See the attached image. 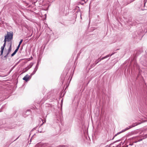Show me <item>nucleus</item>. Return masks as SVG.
I'll return each mask as SVG.
<instances>
[{
	"label": "nucleus",
	"instance_id": "nucleus-1",
	"mask_svg": "<svg viewBox=\"0 0 147 147\" xmlns=\"http://www.w3.org/2000/svg\"><path fill=\"white\" fill-rule=\"evenodd\" d=\"M147 137V134H145L144 136H143V138H141L138 140V138H140V136H136L135 137H133L132 138H130L129 139L130 140H131L133 143H136L138 142H140L143 139H145Z\"/></svg>",
	"mask_w": 147,
	"mask_h": 147
},
{
	"label": "nucleus",
	"instance_id": "nucleus-30",
	"mask_svg": "<svg viewBox=\"0 0 147 147\" xmlns=\"http://www.w3.org/2000/svg\"><path fill=\"white\" fill-rule=\"evenodd\" d=\"M41 120L42 121V122H42V124H41L40 125V126H41V125H42L43 124V123H44V122H43V120H42V119H41Z\"/></svg>",
	"mask_w": 147,
	"mask_h": 147
},
{
	"label": "nucleus",
	"instance_id": "nucleus-25",
	"mask_svg": "<svg viewBox=\"0 0 147 147\" xmlns=\"http://www.w3.org/2000/svg\"><path fill=\"white\" fill-rule=\"evenodd\" d=\"M20 45L19 44L18 45V47H17L16 49H19L20 47Z\"/></svg>",
	"mask_w": 147,
	"mask_h": 147
},
{
	"label": "nucleus",
	"instance_id": "nucleus-40",
	"mask_svg": "<svg viewBox=\"0 0 147 147\" xmlns=\"http://www.w3.org/2000/svg\"><path fill=\"white\" fill-rule=\"evenodd\" d=\"M128 23H129V24H131V23H130V22H128Z\"/></svg>",
	"mask_w": 147,
	"mask_h": 147
},
{
	"label": "nucleus",
	"instance_id": "nucleus-27",
	"mask_svg": "<svg viewBox=\"0 0 147 147\" xmlns=\"http://www.w3.org/2000/svg\"><path fill=\"white\" fill-rule=\"evenodd\" d=\"M38 132H39V133H42V132H43L44 131H40L39 130V129L38 130Z\"/></svg>",
	"mask_w": 147,
	"mask_h": 147
},
{
	"label": "nucleus",
	"instance_id": "nucleus-28",
	"mask_svg": "<svg viewBox=\"0 0 147 147\" xmlns=\"http://www.w3.org/2000/svg\"><path fill=\"white\" fill-rule=\"evenodd\" d=\"M10 53V52H9L8 51L7 52V53L6 54L7 55H8Z\"/></svg>",
	"mask_w": 147,
	"mask_h": 147
},
{
	"label": "nucleus",
	"instance_id": "nucleus-4",
	"mask_svg": "<svg viewBox=\"0 0 147 147\" xmlns=\"http://www.w3.org/2000/svg\"><path fill=\"white\" fill-rule=\"evenodd\" d=\"M114 53H113L111 54H109L108 55H107L106 56H105L101 58L100 59H98L95 61V63L96 64L98 63L99 62H100L101 61L111 56L112 55L114 54Z\"/></svg>",
	"mask_w": 147,
	"mask_h": 147
},
{
	"label": "nucleus",
	"instance_id": "nucleus-42",
	"mask_svg": "<svg viewBox=\"0 0 147 147\" xmlns=\"http://www.w3.org/2000/svg\"><path fill=\"white\" fill-rule=\"evenodd\" d=\"M107 146H108V147H110V146H108V145H107Z\"/></svg>",
	"mask_w": 147,
	"mask_h": 147
},
{
	"label": "nucleus",
	"instance_id": "nucleus-34",
	"mask_svg": "<svg viewBox=\"0 0 147 147\" xmlns=\"http://www.w3.org/2000/svg\"><path fill=\"white\" fill-rule=\"evenodd\" d=\"M40 61L38 60V61H37V63L38 62V64H39V62H40Z\"/></svg>",
	"mask_w": 147,
	"mask_h": 147
},
{
	"label": "nucleus",
	"instance_id": "nucleus-12",
	"mask_svg": "<svg viewBox=\"0 0 147 147\" xmlns=\"http://www.w3.org/2000/svg\"><path fill=\"white\" fill-rule=\"evenodd\" d=\"M42 143H38L35 146V147H42Z\"/></svg>",
	"mask_w": 147,
	"mask_h": 147
},
{
	"label": "nucleus",
	"instance_id": "nucleus-26",
	"mask_svg": "<svg viewBox=\"0 0 147 147\" xmlns=\"http://www.w3.org/2000/svg\"><path fill=\"white\" fill-rule=\"evenodd\" d=\"M147 0H144V5H145V3H146Z\"/></svg>",
	"mask_w": 147,
	"mask_h": 147
},
{
	"label": "nucleus",
	"instance_id": "nucleus-14",
	"mask_svg": "<svg viewBox=\"0 0 147 147\" xmlns=\"http://www.w3.org/2000/svg\"><path fill=\"white\" fill-rule=\"evenodd\" d=\"M4 49L2 48H1V50L0 51V52H1L0 56H2H2H3V54Z\"/></svg>",
	"mask_w": 147,
	"mask_h": 147
},
{
	"label": "nucleus",
	"instance_id": "nucleus-18",
	"mask_svg": "<svg viewBox=\"0 0 147 147\" xmlns=\"http://www.w3.org/2000/svg\"><path fill=\"white\" fill-rule=\"evenodd\" d=\"M6 43H4L3 44V46L1 47V48L4 49L5 47V46Z\"/></svg>",
	"mask_w": 147,
	"mask_h": 147
},
{
	"label": "nucleus",
	"instance_id": "nucleus-33",
	"mask_svg": "<svg viewBox=\"0 0 147 147\" xmlns=\"http://www.w3.org/2000/svg\"><path fill=\"white\" fill-rule=\"evenodd\" d=\"M133 144V143H132V144L130 143V144H129V145H130V146H132Z\"/></svg>",
	"mask_w": 147,
	"mask_h": 147
},
{
	"label": "nucleus",
	"instance_id": "nucleus-31",
	"mask_svg": "<svg viewBox=\"0 0 147 147\" xmlns=\"http://www.w3.org/2000/svg\"><path fill=\"white\" fill-rule=\"evenodd\" d=\"M36 71L34 70L32 72H33L35 74L36 73Z\"/></svg>",
	"mask_w": 147,
	"mask_h": 147
},
{
	"label": "nucleus",
	"instance_id": "nucleus-23",
	"mask_svg": "<svg viewBox=\"0 0 147 147\" xmlns=\"http://www.w3.org/2000/svg\"><path fill=\"white\" fill-rule=\"evenodd\" d=\"M16 53L14 52L11 54V57H12Z\"/></svg>",
	"mask_w": 147,
	"mask_h": 147
},
{
	"label": "nucleus",
	"instance_id": "nucleus-16",
	"mask_svg": "<svg viewBox=\"0 0 147 147\" xmlns=\"http://www.w3.org/2000/svg\"><path fill=\"white\" fill-rule=\"evenodd\" d=\"M96 64L95 63H92V64H91L90 65V67H91V68H92V67H94L96 65Z\"/></svg>",
	"mask_w": 147,
	"mask_h": 147
},
{
	"label": "nucleus",
	"instance_id": "nucleus-10",
	"mask_svg": "<svg viewBox=\"0 0 147 147\" xmlns=\"http://www.w3.org/2000/svg\"><path fill=\"white\" fill-rule=\"evenodd\" d=\"M65 10V9L64 7H62L61 8H60L59 9V13L63 15L64 13Z\"/></svg>",
	"mask_w": 147,
	"mask_h": 147
},
{
	"label": "nucleus",
	"instance_id": "nucleus-17",
	"mask_svg": "<svg viewBox=\"0 0 147 147\" xmlns=\"http://www.w3.org/2000/svg\"><path fill=\"white\" fill-rule=\"evenodd\" d=\"M122 144L123 145V143H122V142H121V143H120L117 146V147H119L120 146H121V144Z\"/></svg>",
	"mask_w": 147,
	"mask_h": 147
},
{
	"label": "nucleus",
	"instance_id": "nucleus-8",
	"mask_svg": "<svg viewBox=\"0 0 147 147\" xmlns=\"http://www.w3.org/2000/svg\"><path fill=\"white\" fill-rule=\"evenodd\" d=\"M48 37H49L50 39H54L55 38V36L54 34L52 32L50 34L48 35Z\"/></svg>",
	"mask_w": 147,
	"mask_h": 147
},
{
	"label": "nucleus",
	"instance_id": "nucleus-37",
	"mask_svg": "<svg viewBox=\"0 0 147 147\" xmlns=\"http://www.w3.org/2000/svg\"><path fill=\"white\" fill-rule=\"evenodd\" d=\"M32 137L30 139V142H31V140H32Z\"/></svg>",
	"mask_w": 147,
	"mask_h": 147
},
{
	"label": "nucleus",
	"instance_id": "nucleus-43",
	"mask_svg": "<svg viewBox=\"0 0 147 147\" xmlns=\"http://www.w3.org/2000/svg\"><path fill=\"white\" fill-rule=\"evenodd\" d=\"M2 111L1 110H0V112H1Z\"/></svg>",
	"mask_w": 147,
	"mask_h": 147
},
{
	"label": "nucleus",
	"instance_id": "nucleus-9",
	"mask_svg": "<svg viewBox=\"0 0 147 147\" xmlns=\"http://www.w3.org/2000/svg\"><path fill=\"white\" fill-rule=\"evenodd\" d=\"M30 76L28 74H27L23 78V80L27 82L28 81V79L30 78Z\"/></svg>",
	"mask_w": 147,
	"mask_h": 147
},
{
	"label": "nucleus",
	"instance_id": "nucleus-15",
	"mask_svg": "<svg viewBox=\"0 0 147 147\" xmlns=\"http://www.w3.org/2000/svg\"><path fill=\"white\" fill-rule=\"evenodd\" d=\"M8 51L10 52L11 51V44H10L9 48L8 49Z\"/></svg>",
	"mask_w": 147,
	"mask_h": 147
},
{
	"label": "nucleus",
	"instance_id": "nucleus-3",
	"mask_svg": "<svg viewBox=\"0 0 147 147\" xmlns=\"http://www.w3.org/2000/svg\"><path fill=\"white\" fill-rule=\"evenodd\" d=\"M13 33L12 32H7V34L5 37L7 38V41H9L13 38Z\"/></svg>",
	"mask_w": 147,
	"mask_h": 147
},
{
	"label": "nucleus",
	"instance_id": "nucleus-6",
	"mask_svg": "<svg viewBox=\"0 0 147 147\" xmlns=\"http://www.w3.org/2000/svg\"><path fill=\"white\" fill-rule=\"evenodd\" d=\"M67 73L66 72L65 73V74L63 75L62 74L61 76V81L62 84H63L65 81V76L67 75Z\"/></svg>",
	"mask_w": 147,
	"mask_h": 147
},
{
	"label": "nucleus",
	"instance_id": "nucleus-41",
	"mask_svg": "<svg viewBox=\"0 0 147 147\" xmlns=\"http://www.w3.org/2000/svg\"><path fill=\"white\" fill-rule=\"evenodd\" d=\"M133 134H134V133H132Z\"/></svg>",
	"mask_w": 147,
	"mask_h": 147
},
{
	"label": "nucleus",
	"instance_id": "nucleus-11",
	"mask_svg": "<svg viewBox=\"0 0 147 147\" xmlns=\"http://www.w3.org/2000/svg\"><path fill=\"white\" fill-rule=\"evenodd\" d=\"M57 117V120H59L61 119L62 117V113H60L59 114V116H57L56 115Z\"/></svg>",
	"mask_w": 147,
	"mask_h": 147
},
{
	"label": "nucleus",
	"instance_id": "nucleus-22",
	"mask_svg": "<svg viewBox=\"0 0 147 147\" xmlns=\"http://www.w3.org/2000/svg\"><path fill=\"white\" fill-rule=\"evenodd\" d=\"M23 41V39H21L20 41V42H19V45H21V43H22V41Z\"/></svg>",
	"mask_w": 147,
	"mask_h": 147
},
{
	"label": "nucleus",
	"instance_id": "nucleus-21",
	"mask_svg": "<svg viewBox=\"0 0 147 147\" xmlns=\"http://www.w3.org/2000/svg\"><path fill=\"white\" fill-rule=\"evenodd\" d=\"M8 55H7L6 54L5 56H4V58H5L4 59H6Z\"/></svg>",
	"mask_w": 147,
	"mask_h": 147
},
{
	"label": "nucleus",
	"instance_id": "nucleus-13",
	"mask_svg": "<svg viewBox=\"0 0 147 147\" xmlns=\"http://www.w3.org/2000/svg\"><path fill=\"white\" fill-rule=\"evenodd\" d=\"M38 66H39V64H38V62L37 63L34 69V70L36 71L38 69Z\"/></svg>",
	"mask_w": 147,
	"mask_h": 147
},
{
	"label": "nucleus",
	"instance_id": "nucleus-20",
	"mask_svg": "<svg viewBox=\"0 0 147 147\" xmlns=\"http://www.w3.org/2000/svg\"><path fill=\"white\" fill-rule=\"evenodd\" d=\"M76 9H77V11H76V12H78V10H79V7L78 6L76 7Z\"/></svg>",
	"mask_w": 147,
	"mask_h": 147
},
{
	"label": "nucleus",
	"instance_id": "nucleus-5",
	"mask_svg": "<svg viewBox=\"0 0 147 147\" xmlns=\"http://www.w3.org/2000/svg\"><path fill=\"white\" fill-rule=\"evenodd\" d=\"M31 112L30 110L28 109L24 113L23 116L24 117H26L30 115L31 113Z\"/></svg>",
	"mask_w": 147,
	"mask_h": 147
},
{
	"label": "nucleus",
	"instance_id": "nucleus-39",
	"mask_svg": "<svg viewBox=\"0 0 147 147\" xmlns=\"http://www.w3.org/2000/svg\"><path fill=\"white\" fill-rule=\"evenodd\" d=\"M61 147V146L59 145V146H58L57 147Z\"/></svg>",
	"mask_w": 147,
	"mask_h": 147
},
{
	"label": "nucleus",
	"instance_id": "nucleus-7",
	"mask_svg": "<svg viewBox=\"0 0 147 147\" xmlns=\"http://www.w3.org/2000/svg\"><path fill=\"white\" fill-rule=\"evenodd\" d=\"M53 144H49L47 143H42V147H53Z\"/></svg>",
	"mask_w": 147,
	"mask_h": 147
},
{
	"label": "nucleus",
	"instance_id": "nucleus-38",
	"mask_svg": "<svg viewBox=\"0 0 147 147\" xmlns=\"http://www.w3.org/2000/svg\"><path fill=\"white\" fill-rule=\"evenodd\" d=\"M128 147V146L127 145L125 147H124V146H123V147Z\"/></svg>",
	"mask_w": 147,
	"mask_h": 147
},
{
	"label": "nucleus",
	"instance_id": "nucleus-19",
	"mask_svg": "<svg viewBox=\"0 0 147 147\" xmlns=\"http://www.w3.org/2000/svg\"><path fill=\"white\" fill-rule=\"evenodd\" d=\"M7 41V38H6L5 37V39L4 40V43H6V42Z\"/></svg>",
	"mask_w": 147,
	"mask_h": 147
},
{
	"label": "nucleus",
	"instance_id": "nucleus-44",
	"mask_svg": "<svg viewBox=\"0 0 147 147\" xmlns=\"http://www.w3.org/2000/svg\"><path fill=\"white\" fill-rule=\"evenodd\" d=\"M80 17H81V18H82V17H81V15H80Z\"/></svg>",
	"mask_w": 147,
	"mask_h": 147
},
{
	"label": "nucleus",
	"instance_id": "nucleus-29",
	"mask_svg": "<svg viewBox=\"0 0 147 147\" xmlns=\"http://www.w3.org/2000/svg\"><path fill=\"white\" fill-rule=\"evenodd\" d=\"M20 136H19L18 137H17V138L16 140H14L13 141H16V140H17L19 138Z\"/></svg>",
	"mask_w": 147,
	"mask_h": 147
},
{
	"label": "nucleus",
	"instance_id": "nucleus-36",
	"mask_svg": "<svg viewBox=\"0 0 147 147\" xmlns=\"http://www.w3.org/2000/svg\"><path fill=\"white\" fill-rule=\"evenodd\" d=\"M34 74H35L33 72H32L31 74V75H34Z\"/></svg>",
	"mask_w": 147,
	"mask_h": 147
},
{
	"label": "nucleus",
	"instance_id": "nucleus-24",
	"mask_svg": "<svg viewBox=\"0 0 147 147\" xmlns=\"http://www.w3.org/2000/svg\"><path fill=\"white\" fill-rule=\"evenodd\" d=\"M18 49H16L15 51H14V52L16 53L18 51Z\"/></svg>",
	"mask_w": 147,
	"mask_h": 147
},
{
	"label": "nucleus",
	"instance_id": "nucleus-32",
	"mask_svg": "<svg viewBox=\"0 0 147 147\" xmlns=\"http://www.w3.org/2000/svg\"><path fill=\"white\" fill-rule=\"evenodd\" d=\"M32 75H31V74H30V76H30V78H31V77H32Z\"/></svg>",
	"mask_w": 147,
	"mask_h": 147
},
{
	"label": "nucleus",
	"instance_id": "nucleus-2",
	"mask_svg": "<svg viewBox=\"0 0 147 147\" xmlns=\"http://www.w3.org/2000/svg\"><path fill=\"white\" fill-rule=\"evenodd\" d=\"M137 125V124H136V123H134L132 124V125H131L130 126H129V127H127L126 128H125V129H123L120 132H118L117 134H116L113 137V138H112V140H113L114 139V138H115V137L117 136V135L119 134H121V133H122V132H123L128 129H129Z\"/></svg>",
	"mask_w": 147,
	"mask_h": 147
},
{
	"label": "nucleus",
	"instance_id": "nucleus-35",
	"mask_svg": "<svg viewBox=\"0 0 147 147\" xmlns=\"http://www.w3.org/2000/svg\"><path fill=\"white\" fill-rule=\"evenodd\" d=\"M120 141V140H117V141H115V142H114V143H115V142H117V141Z\"/></svg>",
	"mask_w": 147,
	"mask_h": 147
},
{
	"label": "nucleus",
	"instance_id": "nucleus-45",
	"mask_svg": "<svg viewBox=\"0 0 147 147\" xmlns=\"http://www.w3.org/2000/svg\"><path fill=\"white\" fill-rule=\"evenodd\" d=\"M110 144V145H111V144Z\"/></svg>",
	"mask_w": 147,
	"mask_h": 147
}]
</instances>
